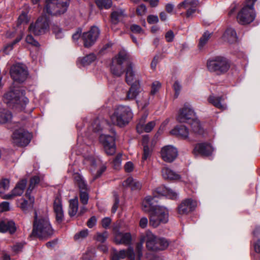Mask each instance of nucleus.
<instances>
[{
    "label": "nucleus",
    "mask_w": 260,
    "mask_h": 260,
    "mask_svg": "<svg viewBox=\"0 0 260 260\" xmlns=\"http://www.w3.org/2000/svg\"><path fill=\"white\" fill-rule=\"evenodd\" d=\"M53 230L47 217L38 218L36 214L31 236L40 239L47 238L53 234Z\"/></svg>",
    "instance_id": "nucleus-1"
},
{
    "label": "nucleus",
    "mask_w": 260,
    "mask_h": 260,
    "mask_svg": "<svg viewBox=\"0 0 260 260\" xmlns=\"http://www.w3.org/2000/svg\"><path fill=\"white\" fill-rule=\"evenodd\" d=\"M133 117V113L129 106L119 105L115 109L110 119L113 124L123 127L129 123Z\"/></svg>",
    "instance_id": "nucleus-2"
},
{
    "label": "nucleus",
    "mask_w": 260,
    "mask_h": 260,
    "mask_svg": "<svg viewBox=\"0 0 260 260\" xmlns=\"http://www.w3.org/2000/svg\"><path fill=\"white\" fill-rule=\"evenodd\" d=\"M4 101L10 107L24 109L28 103V99L24 96L23 91L16 89L5 93Z\"/></svg>",
    "instance_id": "nucleus-3"
},
{
    "label": "nucleus",
    "mask_w": 260,
    "mask_h": 260,
    "mask_svg": "<svg viewBox=\"0 0 260 260\" xmlns=\"http://www.w3.org/2000/svg\"><path fill=\"white\" fill-rule=\"evenodd\" d=\"M257 0H246L243 7L237 15L238 22L242 25L248 24L252 22L255 18L254 5Z\"/></svg>",
    "instance_id": "nucleus-4"
},
{
    "label": "nucleus",
    "mask_w": 260,
    "mask_h": 260,
    "mask_svg": "<svg viewBox=\"0 0 260 260\" xmlns=\"http://www.w3.org/2000/svg\"><path fill=\"white\" fill-rule=\"evenodd\" d=\"M69 3V0H47L43 13L50 15L63 14L67 11Z\"/></svg>",
    "instance_id": "nucleus-5"
},
{
    "label": "nucleus",
    "mask_w": 260,
    "mask_h": 260,
    "mask_svg": "<svg viewBox=\"0 0 260 260\" xmlns=\"http://www.w3.org/2000/svg\"><path fill=\"white\" fill-rule=\"evenodd\" d=\"M208 70L218 75L226 73L230 68V64L227 59L222 56H217L208 60L207 63Z\"/></svg>",
    "instance_id": "nucleus-6"
},
{
    "label": "nucleus",
    "mask_w": 260,
    "mask_h": 260,
    "mask_svg": "<svg viewBox=\"0 0 260 260\" xmlns=\"http://www.w3.org/2000/svg\"><path fill=\"white\" fill-rule=\"evenodd\" d=\"M169 212L167 208L162 206H157L153 212L151 213L149 218L150 225L156 228L160 223H166L168 221Z\"/></svg>",
    "instance_id": "nucleus-7"
},
{
    "label": "nucleus",
    "mask_w": 260,
    "mask_h": 260,
    "mask_svg": "<svg viewBox=\"0 0 260 260\" xmlns=\"http://www.w3.org/2000/svg\"><path fill=\"white\" fill-rule=\"evenodd\" d=\"M49 20L44 13L40 16L35 24L31 23L29 28V31L35 35L39 36L45 33L49 30Z\"/></svg>",
    "instance_id": "nucleus-8"
},
{
    "label": "nucleus",
    "mask_w": 260,
    "mask_h": 260,
    "mask_svg": "<svg viewBox=\"0 0 260 260\" xmlns=\"http://www.w3.org/2000/svg\"><path fill=\"white\" fill-rule=\"evenodd\" d=\"M11 78L19 83L24 82L28 76V71L25 66L22 63L14 64L10 69Z\"/></svg>",
    "instance_id": "nucleus-9"
},
{
    "label": "nucleus",
    "mask_w": 260,
    "mask_h": 260,
    "mask_svg": "<svg viewBox=\"0 0 260 260\" xmlns=\"http://www.w3.org/2000/svg\"><path fill=\"white\" fill-rule=\"evenodd\" d=\"M100 34V30L96 26H92L88 31L83 33L82 40L84 46L86 48L92 46L98 39Z\"/></svg>",
    "instance_id": "nucleus-10"
},
{
    "label": "nucleus",
    "mask_w": 260,
    "mask_h": 260,
    "mask_svg": "<svg viewBox=\"0 0 260 260\" xmlns=\"http://www.w3.org/2000/svg\"><path fill=\"white\" fill-rule=\"evenodd\" d=\"M31 135L24 129L15 131L12 135V142L17 146H25L29 143Z\"/></svg>",
    "instance_id": "nucleus-11"
},
{
    "label": "nucleus",
    "mask_w": 260,
    "mask_h": 260,
    "mask_svg": "<svg viewBox=\"0 0 260 260\" xmlns=\"http://www.w3.org/2000/svg\"><path fill=\"white\" fill-rule=\"evenodd\" d=\"M100 141L103 145L106 153L108 155H112L116 151L115 138L114 136L101 135Z\"/></svg>",
    "instance_id": "nucleus-12"
},
{
    "label": "nucleus",
    "mask_w": 260,
    "mask_h": 260,
    "mask_svg": "<svg viewBox=\"0 0 260 260\" xmlns=\"http://www.w3.org/2000/svg\"><path fill=\"white\" fill-rule=\"evenodd\" d=\"M199 6L200 3L198 0H185L179 4L177 8L179 9L181 8L185 9L186 17L190 18L192 17Z\"/></svg>",
    "instance_id": "nucleus-13"
},
{
    "label": "nucleus",
    "mask_w": 260,
    "mask_h": 260,
    "mask_svg": "<svg viewBox=\"0 0 260 260\" xmlns=\"http://www.w3.org/2000/svg\"><path fill=\"white\" fill-rule=\"evenodd\" d=\"M113 230L114 233V242L117 244L129 245L131 243L132 237L130 233H122L119 232V226L116 224L113 226Z\"/></svg>",
    "instance_id": "nucleus-14"
},
{
    "label": "nucleus",
    "mask_w": 260,
    "mask_h": 260,
    "mask_svg": "<svg viewBox=\"0 0 260 260\" xmlns=\"http://www.w3.org/2000/svg\"><path fill=\"white\" fill-rule=\"evenodd\" d=\"M26 183L27 180L26 179L21 180L16 184L14 188L10 192L3 195L2 198L4 200H13L18 196H21L25 188Z\"/></svg>",
    "instance_id": "nucleus-15"
},
{
    "label": "nucleus",
    "mask_w": 260,
    "mask_h": 260,
    "mask_svg": "<svg viewBox=\"0 0 260 260\" xmlns=\"http://www.w3.org/2000/svg\"><path fill=\"white\" fill-rule=\"evenodd\" d=\"M214 150V148L210 143H200L195 145L192 152L196 155L209 156L212 155Z\"/></svg>",
    "instance_id": "nucleus-16"
},
{
    "label": "nucleus",
    "mask_w": 260,
    "mask_h": 260,
    "mask_svg": "<svg viewBox=\"0 0 260 260\" xmlns=\"http://www.w3.org/2000/svg\"><path fill=\"white\" fill-rule=\"evenodd\" d=\"M161 157L166 162L173 161L178 155V151L176 148L171 145L165 146L161 148Z\"/></svg>",
    "instance_id": "nucleus-17"
},
{
    "label": "nucleus",
    "mask_w": 260,
    "mask_h": 260,
    "mask_svg": "<svg viewBox=\"0 0 260 260\" xmlns=\"http://www.w3.org/2000/svg\"><path fill=\"white\" fill-rule=\"evenodd\" d=\"M196 115L192 109L189 106L185 105L180 110L177 120L180 122L188 123L194 119Z\"/></svg>",
    "instance_id": "nucleus-18"
},
{
    "label": "nucleus",
    "mask_w": 260,
    "mask_h": 260,
    "mask_svg": "<svg viewBox=\"0 0 260 260\" xmlns=\"http://www.w3.org/2000/svg\"><path fill=\"white\" fill-rule=\"evenodd\" d=\"M198 205L196 201L187 199L183 201L178 207V212L179 214H187L193 211Z\"/></svg>",
    "instance_id": "nucleus-19"
},
{
    "label": "nucleus",
    "mask_w": 260,
    "mask_h": 260,
    "mask_svg": "<svg viewBox=\"0 0 260 260\" xmlns=\"http://www.w3.org/2000/svg\"><path fill=\"white\" fill-rule=\"evenodd\" d=\"M148 114H144L139 120L138 123L137 125V130L139 133H142L144 132L149 133L155 126L156 123L154 121H151L145 124L146 120Z\"/></svg>",
    "instance_id": "nucleus-20"
},
{
    "label": "nucleus",
    "mask_w": 260,
    "mask_h": 260,
    "mask_svg": "<svg viewBox=\"0 0 260 260\" xmlns=\"http://www.w3.org/2000/svg\"><path fill=\"white\" fill-rule=\"evenodd\" d=\"M127 257L130 260H134L135 258V253L133 248L132 247H129L126 250H121L117 251L116 249H113L111 255V258L124 259Z\"/></svg>",
    "instance_id": "nucleus-21"
},
{
    "label": "nucleus",
    "mask_w": 260,
    "mask_h": 260,
    "mask_svg": "<svg viewBox=\"0 0 260 260\" xmlns=\"http://www.w3.org/2000/svg\"><path fill=\"white\" fill-rule=\"evenodd\" d=\"M125 81L129 85L134 84H140L138 78L135 73L134 70V65L133 63H129L125 69Z\"/></svg>",
    "instance_id": "nucleus-22"
},
{
    "label": "nucleus",
    "mask_w": 260,
    "mask_h": 260,
    "mask_svg": "<svg viewBox=\"0 0 260 260\" xmlns=\"http://www.w3.org/2000/svg\"><path fill=\"white\" fill-rule=\"evenodd\" d=\"M112 62L121 66L126 63V67L128 66L129 63H133L130 55L124 50L119 51L118 54L113 58Z\"/></svg>",
    "instance_id": "nucleus-23"
},
{
    "label": "nucleus",
    "mask_w": 260,
    "mask_h": 260,
    "mask_svg": "<svg viewBox=\"0 0 260 260\" xmlns=\"http://www.w3.org/2000/svg\"><path fill=\"white\" fill-rule=\"evenodd\" d=\"M53 210L58 222H61L63 218V211L62 209L61 200L59 198H56L53 203Z\"/></svg>",
    "instance_id": "nucleus-24"
},
{
    "label": "nucleus",
    "mask_w": 260,
    "mask_h": 260,
    "mask_svg": "<svg viewBox=\"0 0 260 260\" xmlns=\"http://www.w3.org/2000/svg\"><path fill=\"white\" fill-rule=\"evenodd\" d=\"M155 197L148 196L146 197L142 203V209L145 212H153L154 208L157 206L154 205V201Z\"/></svg>",
    "instance_id": "nucleus-25"
},
{
    "label": "nucleus",
    "mask_w": 260,
    "mask_h": 260,
    "mask_svg": "<svg viewBox=\"0 0 260 260\" xmlns=\"http://www.w3.org/2000/svg\"><path fill=\"white\" fill-rule=\"evenodd\" d=\"M156 191L159 196H165L172 200H176L178 198L177 193L165 186H160L157 188Z\"/></svg>",
    "instance_id": "nucleus-26"
},
{
    "label": "nucleus",
    "mask_w": 260,
    "mask_h": 260,
    "mask_svg": "<svg viewBox=\"0 0 260 260\" xmlns=\"http://www.w3.org/2000/svg\"><path fill=\"white\" fill-rule=\"evenodd\" d=\"M15 223L12 220L7 219L0 221V232L6 233L9 232L10 233H14L16 231Z\"/></svg>",
    "instance_id": "nucleus-27"
},
{
    "label": "nucleus",
    "mask_w": 260,
    "mask_h": 260,
    "mask_svg": "<svg viewBox=\"0 0 260 260\" xmlns=\"http://www.w3.org/2000/svg\"><path fill=\"white\" fill-rule=\"evenodd\" d=\"M237 39L235 30L231 27L228 28L222 36V40L230 44L236 42Z\"/></svg>",
    "instance_id": "nucleus-28"
},
{
    "label": "nucleus",
    "mask_w": 260,
    "mask_h": 260,
    "mask_svg": "<svg viewBox=\"0 0 260 260\" xmlns=\"http://www.w3.org/2000/svg\"><path fill=\"white\" fill-rule=\"evenodd\" d=\"M146 241V246L149 250L156 251V249L153 248L155 247V236L153 235L150 231H147L144 234Z\"/></svg>",
    "instance_id": "nucleus-29"
},
{
    "label": "nucleus",
    "mask_w": 260,
    "mask_h": 260,
    "mask_svg": "<svg viewBox=\"0 0 260 260\" xmlns=\"http://www.w3.org/2000/svg\"><path fill=\"white\" fill-rule=\"evenodd\" d=\"M223 100L224 99L222 96L210 95L208 99L209 103L221 110H224L226 108L225 104L222 103Z\"/></svg>",
    "instance_id": "nucleus-30"
},
{
    "label": "nucleus",
    "mask_w": 260,
    "mask_h": 260,
    "mask_svg": "<svg viewBox=\"0 0 260 260\" xmlns=\"http://www.w3.org/2000/svg\"><path fill=\"white\" fill-rule=\"evenodd\" d=\"M25 197L28 199L26 200L24 199H20L19 201V207L24 212H26L29 208H32L34 203L35 199L34 198L29 196H25Z\"/></svg>",
    "instance_id": "nucleus-31"
},
{
    "label": "nucleus",
    "mask_w": 260,
    "mask_h": 260,
    "mask_svg": "<svg viewBox=\"0 0 260 260\" xmlns=\"http://www.w3.org/2000/svg\"><path fill=\"white\" fill-rule=\"evenodd\" d=\"M172 135L176 136L182 139H186L188 136V130L186 126L180 125L176 126L170 132Z\"/></svg>",
    "instance_id": "nucleus-32"
},
{
    "label": "nucleus",
    "mask_w": 260,
    "mask_h": 260,
    "mask_svg": "<svg viewBox=\"0 0 260 260\" xmlns=\"http://www.w3.org/2000/svg\"><path fill=\"white\" fill-rule=\"evenodd\" d=\"M125 16L124 10L120 8L115 9L113 10L111 14V21L113 24H117Z\"/></svg>",
    "instance_id": "nucleus-33"
},
{
    "label": "nucleus",
    "mask_w": 260,
    "mask_h": 260,
    "mask_svg": "<svg viewBox=\"0 0 260 260\" xmlns=\"http://www.w3.org/2000/svg\"><path fill=\"white\" fill-rule=\"evenodd\" d=\"M161 174L165 179L177 180L180 178L179 174L167 167H164L162 169Z\"/></svg>",
    "instance_id": "nucleus-34"
},
{
    "label": "nucleus",
    "mask_w": 260,
    "mask_h": 260,
    "mask_svg": "<svg viewBox=\"0 0 260 260\" xmlns=\"http://www.w3.org/2000/svg\"><path fill=\"white\" fill-rule=\"evenodd\" d=\"M122 185L124 187H130L132 190H139L142 187V184L139 181L134 180L131 177L124 180Z\"/></svg>",
    "instance_id": "nucleus-35"
},
{
    "label": "nucleus",
    "mask_w": 260,
    "mask_h": 260,
    "mask_svg": "<svg viewBox=\"0 0 260 260\" xmlns=\"http://www.w3.org/2000/svg\"><path fill=\"white\" fill-rule=\"evenodd\" d=\"M141 89L140 84H134L127 92L126 99L127 100H134L140 92Z\"/></svg>",
    "instance_id": "nucleus-36"
},
{
    "label": "nucleus",
    "mask_w": 260,
    "mask_h": 260,
    "mask_svg": "<svg viewBox=\"0 0 260 260\" xmlns=\"http://www.w3.org/2000/svg\"><path fill=\"white\" fill-rule=\"evenodd\" d=\"M96 57L93 53H90L84 57L78 59L77 63L78 65L81 64L83 66H86L90 64L95 60Z\"/></svg>",
    "instance_id": "nucleus-37"
},
{
    "label": "nucleus",
    "mask_w": 260,
    "mask_h": 260,
    "mask_svg": "<svg viewBox=\"0 0 260 260\" xmlns=\"http://www.w3.org/2000/svg\"><path fill=\"white\" fill-rule=\"evenodd\" d=\"M73 178L75 184L78 186L80 192L81 191H86L87 189V185L82 176L78 173H74Z\"/></svg>",
    "instance_id": "nucleus-38"
},
{
    "label": "nucleus",
    "mask_w": 260,
    "mask_h": 260,
    "mask_svg": "<svg viewBox=\"0 0 260 260\" xmlns=\"http://www.w3.org/2000/svg\"><path fill=\"white\" fill-rule=\"evenodd\" d=\"M156 245L153 248L156 249V251L163 250L166 249L169 246V241L163 238H159L155 236Z\"/></svg>",
    "instance_id": "nucleus-39"
},
{
    "label": "nucleus",
    "mask_w": 260,
    "mask_h": 260,
    "mask_svg": "<svg viewBox=\"0 0 260 260\" xmlns=\"http://www.w3.org/2000/svg\"><path fill=\"white\" fill-rule=\"evenodd\" d=\"M12 115L10 111L6 109H0V123L9 122L12 119Z\"/></svg>",
    "instance_id": "nucleus-40"
},
{
    "label": "nucleus",
    "mask_w": 260,
    "mask_h": 260,
    "mask_svg": "<svg viewBox=\"0 0 260 260\" xmlns=\"http://www.w3.org/2000/svg\"><path fill=\"white\" fill-rule=\"evenodd\" d=\"M78 209V200L77 198H75L70 200L69 213L71 216H75Z\"/></svg>",
    "instance_id": "nucleus-41"
},
{
    "label": "nucleus",
    "mask_w": 260,
    "mask_h": 260,
    "mask_svg": "<svg viewBox=\"0 0 260 260\" xmlns=\"http://www.w3.org/2000/svg\"><path fill=\"white\" fill-rule=\"evenodd\" d=\"M40 182V178L38 176H34L32 177L29 181V186L26 190L25 196H29L32 190L35 188L36 185Z\"/></svg>",
    "instance_id": "nucleus-42"
},
{
    "label": "nucleus",
    "mask_w": 260,
    "mask_h": 260,
    "mask_svg": "<svg viewBox=\"0 0 260 260\" xmlns=\"http://www.w3.org/2000/svg\"><path fill=\"white\" fill-rule=\"evenodd\" d=\"M138 105L142 109H145L149 104V96L147 93L142 94V98L137 101Z\"/></svg>",
    "instance_id": "nucleus-43"
},
{
    "label": "nucleus",
    "mask_w": 260,
    "mask_h": 260,
    "mask_svg": "<svg viewBox=\"0 0 260 260\" xmlns=\"http://www.w3.org/2000/svg\"><path fill=\"white\" fill-rule=\"evenodd\" d=\"M111 71L112 73L115 76L119 77L124 73V69L122 66L117 65L116 63L112 62L111 66Z\"/></svg>",
    "instance_id": "nucleus-44"
},
{
    "label": "nucleus",
    "mask_w": 260,
    "mask_h": 260,
    "mask_svg": "<svg viewBox=\"0 0 260 260\" xmlns=\"http://www.w3.org/2000/svg\"><path fill=\"white\" fill-rule=\"evenodd\" d=\"M188 123L190 125L192 128V130L194 133H201L202 132V129L200 122L196 117H195L194 119H192V120Z\"/></svg>",
    "instance_id": "nucleus-45"
},
{
    "label": "nucleus",
    "mask_w": 260,
    "mask_h": 260,
    "mask_svg": "<svg viewBox=\"0 0 260 260\" xmlns=\"http://www.w3.org/2000/svg\"><path fill=\"white\" fill-rule=\"evenodd\" d=\"M95 3L100 9H109L112 5V0H95Z\"/></svg>",
    "instance_id": "nucleus-46"
},
{
    "label": "nucleus",
    "mask_w": 260,
    "mask_h": 260,
    "mask_svg": "<svg viewBox=\"0 0 260 260\" xmlns=\"http://www.w3.org/2000/svg\"><path fill=\"white\" fill-rule=\"evenodd\" d=\"M106 123L105 120L101 121L99 118H97L94 120L91 125L93 131L95 132H99L102 128V126L104 124Z\"/></svg>",
    "instance_id": "nucleus-47"
},
{
    "label": "nucleus",
    "mask_w": 260,
    "mask_h": 260,
    "mask_svg": "<svg viewBox=\"0 0 260 260\" xmlns=\"http://www.w3.org/2000/svg\"><path fill=\"white\" fill-rule=\"evenodd\" d=\"M145 241V238L144 234H143L140 236V242L137 244L136 246V251L139 257L137 260H140V257L142 255L143 245Z\"/></svg>",
    "instance_id": "nucleus-48"
},
{
    "label": "nucleus",
    "mask_w": 260,
    "mask_h": 260,
    "mask_svg": "<svg viewBox=\"0 0 260 260\" xmlns=\"http://www.w3.org/2000/svg\"><path fill=\"white\" fill-rule=\"evenodd\" d=\"M108 236L109 234L107 231H105L103 233H97L94 239L96 241L103 243L106 241Z\"/></svg>",
    "instance_id": "nucleus-49"
},
{
    "label": "nucleus",
    "mask_w": 260,
    "mask_h": 260,
    "mask_svg": "<svg viewBox=\"0 0 260 260\" xmlns=\"http://www.w3.org/2000/svg\"><path fill=\"white\" fill-rule=\"evenodd\" d=\"M122 160V154H118L113 160V167L116 170H118L121 166Z\"/></svg>",
    "instance_id": "nucleus-50"
},
{
    "label": "nucleus",
    "mask_w": 260,
    "mask_h": 260,
    "mask_svg": "<svg viewBox=\"0 0 260 260\" xmlns=\"http://www.w3.org/2000/svg\"><path fill=\"white\" fill-rule=\"evenodd\" d=\"M10 187V180L7 179H3L0 182V193H3L8 190Z\"/></svg>",
    "instance_id": "nucleus-51"
},
{
    "label": "nucleus",
    "mask_w": 260,
    "mask_h": 260,
    "mask_svg": "<svg viewBox=\"0 0 260 260\" xmlns=\"http://www.w3.org/2000/svg\"><path fill=\"white\" fill-rule=\"evenodd\" d=\"M211 34L209 32H205L200 39L199 46L200 48L203 47L208 42L210 38Z\"/></svg>",
    "instance_id": "nucleus-52"
},
{
    "label": "nucleus",
    "mask_w": 260,
    "mask_h": 260,
    "mask_svg": "<svg viewBox=\"0 0 260 260\" xmlns=\"http://www.w3.org/2000/svg\"><path fill=\"white\" fill-rule=\"evenodd\" d=\"M160 87L161 84L159 82L154 81L151 85L150 94L152 95L155 94L159 91Z\"/></svg>",
    "instance_id": "nucleus-53"
},
{
    "label": "nucleus",
    "mask_w": 260,
    "mask_h": 260,
    "mask_svg": "<svg viewBox=\"0 0 260 260\" xmlns=\"http://www.w3.org/2000/svg\"><path fill=\"white\" fill-rule=\"evenodd\" d=\"M152 149L148 145L143 146V154L142 156V160L144 161L149 158L151 154Z\"/></svg>",
    "instance_id": "nucleus-54"
},
{
    "label": "nucleus",
    "mask_w": 260,
    "mask_h": 260,
    "mask_svg": "<svg viewBox=\"0 0 260 260\" xmlns=\"http://www.w3.org/2000/svg\"><path fill=\"white\" fill-rule=\"evenodd\" d=\"M53 32L57 39H60L63 37V33L62 29L57 25H53L52 27Z\"/></svg>",
    "instance_id": "nucleus-55"
},
{
    "label": "nucleus",
    "mask_w": 260,
    "mask_h": 260,
    "mask_svg": "<svg viewBox=\"0 0 260 260\" xmlns=\"http://www.w3.org/2000/svg\"><path fill=\"white\" fill-rule=\"evenodd\" d=\"M88 235V230L87 229L83 230L77 233L74 236V239L76 240L83 239L86 238Z\"/></svg>",
    "instance_id": "nucleus-56"
},
{
    "label": "nucleus",
    "mask_w": 260,
    "mask_h": 260,
    "mask_svg": "<svg viewBox=\"0 0 260 260\" xmlns=\"http://www.w3.org/2000/svg\"><path fill=\"white\" fill-rule=\"evenodd\" d=\"M28 21L27 14L25 12H22L18 18V23L21 24L22 23H27Z\"/></svg>",
    "instance_id": "nucleus-57"
},
{
    "label": "nucleus",
    "mask_w": 260,
    "mask_h": 260,
    "mask_svg": "<svg viewBox=\"0 0 260 260\" xmlns=\"http://www.w3.org/2000/svg\"><path fill=\"white\" fill-rule=\"evenodd\" d=\"M80 201L83 204L86 205L87 204L89 198L86 191H81L80 192Z\"/></svg>",
    "instance_id": "nucleus-58"
},
{
    "label": "nucleus",
    "mask_w": 260,
    "mask_h": 260,
    "mask_svg": "<svg viewBox=\"0 0 260 260\" xmlns=\"http://www.w3.org/2000/svg\"><path fill=\"white\" fill-rule=\"evenodd\" d=\"M25 41L27 43L31 44L35 47H38L39 46V43L36 41L30 35H28L26 36Z\"/></svg>",
    "instance_id": "nucleus-59"
},
{
    "label": "nucleus",
    "mask_w": 260,
    "mask_h": 260,
    "mask_svg": "<svg viewBox=\"0 0 260 260\" xmlns=\"http://www.w3.org/2000/svg\"><path fill=\"white\" fill-rule=\"evenodd\" d=\"M173 87L175 92V96L176 98H177L181 89V86L178 81H176L175 82Z\"/></svg>",
    "instance_id": "nucleus-60"
},
{
    "label": "nucleus",
    "mask_w": 260,
    "mask_h": 260,
    "mask_svg": "<svg viewBox=\"0 0 260 260\" xmlns=\"http://www.w3.org/2000/svg\"><path fill=\"white\" fill-rule=\"evenodd\" d=\"M147 22L149 24H155L158 22V18L156 15H150L147 17Z\"/></svg>",
    "instance_id": "nucleus-61"
},
{
    "label": "nucleus",
    "mask_w": 260,
    "mask_h": 260,
    "mask_svg": "<svg viewBox=\"0 0 260 260\" xmlns=\"http://www.w3.org/2000/svg\"><path fill=\"white\" fill-rule=\"evenodd\" d=\"M124 168L126 172L130 173L134 170V165L132 161H128L125 164Z\"/></svg>",
    "instance_id": "nucleus-62"
},
{
    "label": "nucleus",
    "mask_w": 260,
    "mask_h": 260,
    "mask_svg": "<svg viewBox=\"0 0 260 260\" xmlns=\"http://www.w3.org/2000/svg\"><path fill=\"white\" fill-rule=\"evenodd\" d=\"M137 14L138 15H143L146 12V7L144 5H141L136 10Z\"/></svg>",
    "instance_id": "nucleus-63"
},
{
    "label": "nucleus",
    "mask_w": 260,
    "mask_h": 260,
    "mask_svg": "<svg viewBox=\"0 0 260 260\" xmlns=\"http://www.w3.org/2000/svg\"><path fill=\"white\" fill-rule=\"evenodd\" d=\"M174 34L173 31L172 30H169L165 35V38L166 39L167 42H171L173 41L174 38Z\"/></svg>",
    "instance_id": "nucleus-64"
}]
</instances>
